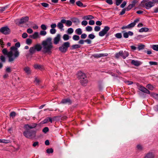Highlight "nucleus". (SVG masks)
I'll return each instance as SVG.
<instances>
[{
    "mask_svg": "<svg viewBox=\"0 0 158 158\" xmlns=\"http://www.w3.org/2000/svg\"><path fill=\"white\" fill-rule=\"evenodd\" d=\"M47 34V32L44 30L41 31L40 32V35L42 36H44Z\"/></svg>",
    "mask_w": 158,
    "mask_h": 158,
    "instance_id": "nucleus-43",
    "label": "nucleus"
},
{
    "mask_svg": "<svg viewBox=\"0 0 158 158\" xmlns=\"http://www.w3.org/2000/svg\"><path fill=\"white\" fill-rule=\"evenodd\" d=\"M27 32L29 34H31L32 33L33 31L32 30L31 28H28L27 30Z\"/></svg>",
    "mask_w": 158,
    "mask_h": 158,
    "instance_id": "nucleus-63",
    "label": "nucleus"
},
{
    "mask_svg": "<svg viewBox=\"0 0 158 158\" xmlns=\"http://www.w3.org/2000/svg\"><path fill=\"white\" fill-rule=\"evenodd\" d=\"M70 46V43L69 42H65L59 48V50L62 53H65Z\"/></svg>",
    "mask_w": 158,
    "mask_h": 158,
    "instance_id": "nucleus-5",
    "label": "nucleus"
},
{
    "mask_svg": "<svg viewBox=\"0 0 158 158\" xmlns=\"http://www.w3.org/2000/svg\"><path fill=\"white\" fill-rule=\"evenodd\" d=\"M137 86H138L139 89L142 92L148 94H150V91L142 85L138 84Z\"/></svg>",
    "mask_w": 158,
    "mask_h": 158,
    "instance_id": "nucleus-8",
    "label": "nucleus"
},
{
    "mask_svg": "<svg viewBox=\"0 0 158 158\" xmlns=\"http://www.w3.org/2000/svg\"><path fill=\"white\" fill-rule=\"evenodd\" d=\"M135 149L136 150L141 152L143 150V148L142 145L140 144H138L136 145Z\"/></svg>",
    "mask_w": 158,
    "mask_h": 158,
    "instance_id": "nucleus-17",
    "label": "nucleus"
},
{
    "mask_svg": "<svg viewBox=\"0 0 158 158\" xmlns=\"http://www.w3.org/2000/svg\"><path fill=\"white\" fill-rule=\"evenodd\" d=\"M29 19L28 16H25L22 17L20 19H18L16 20V22L17 24H21L25 23L27 22Z\"/></svg>",
    "mask_w": 158,
    "mask_h": 158,
    "instance_id": "nucleus-6",
    "label": "nucleus"
},
{
    "mask_svg": "<svg viewBox=\"0 0 158 158\" xmlns=\"http://www.w3.org/2000/svg\"><path fill=\"white\" fill-rule=\"evenodd\" d=\"M76 5L79 7L83 6V7H85L86 6L85 5H83V4L80 1H78L76 2Z\"/></svg>",
    "mask_w": 158,
    "mask_h": 158,
    "instance_id": "nucleus-25",
    "label": "nucleus"
},
{
    "mask_svg": "<svg viewBox=\"0 0 158 158\" xmlns=\"http://www.w3.org/2000/svg\"><path fill=\"white\" fill-rule=\"evenodd\" d=\"M36 49L34 46L33 47H31L29 49V52L31 54H33L36 52Z\"/></svg>",
    "mask_w": 158,
    "mask_h": 158,
    "instance_id": "nucleus-26",
    "label": "nucleus"
},
{
    "mask_svg": "<svg viewBox=\"0 0 158 158\" xmlns=\"http://www.w3.org/2000/svg\"><path fill=\"white\" fill-rule=\"evenodd\" d=\"M131 63L136 66H138L141 64V63L140 61L134 60H132Z\"/></svg>",
    "mask_w": 158,
    "mask_h": 158,
    "instance_id": "nucleus-18",
    "label": "nucleus"
},
{
    "mask_svg": "<svg viewBox=\"0 0 158 158\" xmlns=\"http://www.w3.org/2000/svg\"><path fill=\"white\" fill-rule=\"evenodd\" d=\"M73 22L75 23H80V22L78 19L75 18L73 19Z\"/></svg>",
    "mask_w": 158,
    "mask_h": 158,
    "instance_id": "nucleus-53",
    "label": "nucleus"
},
{
    "mask_svg": "<svg viewBox=\"0 0 158 158\" xmlns=\"http://www.w3.org/2000/svg\"><path fill=\"white\" fill-rule=\"evenodd\" d=\"M69 36L67 34H64L63 37V40L65 41H66L69 40Z\"/></svg>",
    "mask_w": 158,
    "mask_h": 158,
    "instance_id": "nucleus-29",
    "label": "nucleus"
},
{
    "mask_svg": "<svg viewBox=\"0 0 158 158\" xmlns=\"http://www.w3.org/2000/svg\"><path fill=\"white\" fill-rule=\"evenodd\" d=\"M144 47H145L144 45L143 44H140L138 45V49L139 50H140L142 49H143L144 48Z\"/></svg>",
    "mask_w": 158,
    "mask_h": 158,
    "instance_id": "nucleus-31",
    "label": "nucleus"
},
{
    "mask_svg": "<svg viewBox=\"0 0 158 158\" xmlns=\"http://www.w3.org/2000/svg\"><path fill=\"white\" fill-rule=\"evenodd\" d=\"M48 118H46V119H45L44 120L42 121L41 122V123L42 124L46 123L48 122Z\"/></svg>",
    "mask_w": 158,
    "mask_h": 158,
    "instance_id": "nucleus-58",
    "label": "nucleus"
},
{
    "mask_svg": "<svg viewBox=\"0 0 158 158\" xmlns=\"http://www.w3.org/2000/svg\"><path fill=\"white\" fill-rule=\"evenodd\" d=\"M61 39V35L60 34H58L53 39V43L55 44H59Z\"/></svg>",
    "mask_w": 158,
    "mask_h": 158,
    "instance_id": "nucleus-12",
    "label": "nucleus"
},
{
    "mask_svg": "<svg viewBox=\"0 0 158 158\" xmlns=\"http://www.w3.org/2000/svg\"><path fill=\"white\" fill-rule=\"evenodd\" d=\"M64 23L62 22V19L60 22L58 23L57 24V27L60 30H62L64 27L63 24Z\"/></svg>",
    "mask_w": 158,
    "mask_h": 158,
    "instance_id": "nucleus-20",
    "label": "nucleus"
},
{
    "mask_svg": "<svg viewBox=\"0 0 158 158\" xmlns=\"http://www.w3.org/2000/svg\"><path fill=\"white\" fill-rule=\"evenodd\" d=\"M88 24V22L86 20H83L81 22V24L82 25L85 26Z\"/></svg>",
    "mask_w": 158,
    "mask_h": 158,
    "instance_id": "nucleus-57",
    "label": "nucleus"
},
{
    "mask_svg": "<svg viewBox=\"0 0 158 158\" xmlns=\"http://www.w3.org/2000/svg\"><path fill=\"white\" fill-rule=\"evenodd\" d=\"M28 36L27 34L26 33H23L22 35V37L24 38H26Z\"/></svg>",
    "mask_w": 158,
    "mask_h": 158,
    "instance_id": "nucleus-59",
    "label": "nucleus"
},
{
    "mask_svg": "<svg viewBox=\"0 0 158 158\" xmlns=\"http://www.w3.org/2000/svg\"><path fill=\"white\" fill-rule=\"evenodd\" d=\"M123 36L125 38H128L129 37L128 33L127 32H124L123 34Z\"/></svg>",
    "mask_w": 158,
    "mask_h": 158,
    "instance_id": "nucleus-54",
    "label": "nucleus"
},
{
    "mask_svg": "<svg viewBox=\"0 0 158 158\" xmlns=\"http://www.w3.org/2000/svg\"><path fill=\"white\" fill-rule=\"evenodd\" d=\"M101 29V28L100 27L98 26H96L94 27V30L96 31H99Z\"/></svg>",
    "mask_w": 158,
    "mask_h": 158,
    "instance_id": "nucleus-49",
    "label": "nucleus"
},
{
    "mask_svg": "<svg viewBox=\"0 0 158 158\" xmlns=\"http://www.w3.org/2000/svg\"><path fill=\"white\" fill-rule=\"evenodd\" d=\"M120 52L121 53V56L123 59H125L129 55L128 52L126 51H124L123 52V51H120Z\"/></svg>",
    "mask_w": 158,
    "mask_h": 158,
    "instance_id": "nucleus-14",
    "label": "nucleus"
},
{
    "mask_svg": "<svg viewBox=\"0 0 158 158\" xmlns=\"http://www.w3.org/2000/svg\"><path fill=\"white\" fill-rule=\"evenodd\" d=\"M10 116L12 117H15L16 115V113L15 112L13 111L10 114Z\"/></svg>",
    "mask_w": 158,
    "mask_h": 158,
    "instance_id": "nucleus-64",
    "label": "nucleus"
},
{
    "mask_svg": "<svg viewBox=\"0 0 158 158\" xmlns=\"http://www.w3.org/2000/svg\"><path fill=\"white\" fill-rule=\"evenodd\" d=\"M88 37L91 39H93L95 37V36L92 34H91L88 35Z\"/></svg>",
    "mask_w": 158,
    "mask_h": 158,
    "instance_id": "nucleus-48",
    "label": "nucleus"
},
{
    "mask_svg": "<svg viewBox=\"0 0 158 158\" xmlns=\"http://www.w3.org/2000/svg\"><path fill=\"white\" fill-rule=\"evenodd\" d=\"M73 39L74 40L77 41L79 40L80 37L78 35H74L73 37Z\"/></svg>",
    "mask_w": 158,
    "mask_h": 158,
    "instance_id": "nucleus-33",
    "label": "nucleus"
},
{
    "mask_svg": "<svg viewBox=\"0 0 158 158\" xmlns=\"http://www.w3.org/2000/svg\"><path fill=\"white\" fill-rule=\"evenodd\" d=\"M0 59L1 61L3 62H5L6 61V58L3 55L0 56Z\"/></svg>",
    "mask_w": 158,
    "mask_h": 158,
    "instance_id": "nucleus-41",
    "label": "nucleus"
},
{
    "mask_svg": "<svg viewBox=\"0 0 158 158\" xmlns=\"http://www.w3.org/2000/svg\"><path fill=\"white\" fill-rule=\"evenodd\" d=\"M152 96L158 101V94L155 93H152L151 94Z\"/></svg>",
    "mask_w": 158,
    "mask_h": 158,
    "instance_id": "nucleus-32",
    "label": "nucleus"
},
{
    "mask_svg": "<svg viewBox=\"0 0 158 158\" xmlns=\"http://www.w3.org/2000/svg\"><path fill=\"white\" fill-rule=\"evenodd\" d=\"M42 51L44 53L50 54L52 53V50L53 48L52 42V38H48L43 41L42 43Z\"/></svg>",
    "mask_w": 158,
    "mask_h": 158,
    "instance_id": "nucleus-3",
    "label": "nucleus"
},
{
    "mask_svg": "<svg viewBox=\"0 0 158 158\" xmlns=\"http://www.w3.org/2000/svg\"><path fill=\"white\" fill-rule=\"evenodd\" d=\"M0 31L4 34H7L10 33V30L7 27H3L0 29Z\"/></svg>",
    "mask_w": 158,
    "mask_h": 158,
    "instance_id": "nucleus-10",
    "label": "nucleus"
},
{
    "mask_svg": "<svg viewBox=\"0 0 158 158\" xmlns=\"http://www.w3.org/2000/svg\"><path fill=\"white\" fill-rule=\"evenodd\" d=\"M152 48L156 51H158V45H153L152 46Z\"/></svg>",
    "mask_w": 158,
    "mask_h": 158,
    "instance_id": "nucleus-44",
    "label": "nucleus"
},
{
    "mask_svg": "<svg viewBox=\"0 0 158 158\" xmlns=\"http://www.w3.org/2000/svg\"><path fill=\"white\" fill-rule=\"evenodd\" d=\"M47 152L48 153H51L53 152V150L52 148L48 149L47 150Z\"/></svg>",
    "mask_w": 158,
    "mask_h": 158,
    "instance_id": "nucleus-45",
    "label": "nucleus"
},
{
    "mask_svg": "<svg viewBox=\"0 0 158 158\" xmlns=\"http://www.w3.org/2000/svg\"><path fill=\"white\" fill-rule=\"evenodd\" d=\"M121 53L120 52H119L115 54V57L117 58H119L120 56H121Z\"/></svg>",
    "mask_w": 158,
    "mask_h": 158,
    "instance_id": "nucleus-56",
    "label": "nucleus"
},
{
    "mask_svg": "<svg viewBox=\"0 0 158 158\" xmlns=\"http://www.w3.org/2000/svg\"><path fill=\"white\" fill-rule=\"evenodd\" d=\"M78 78L81 80V79H84L86 77V75L81 71L78 72L77 74Z\"/></svg>",
    "mask_w": 158,
    "mask_h": 158,
    "instance_id": "nucleus-11",
    "label": "nucleus"
},
{
    "mask_svg": "<svg viewBox=\"0 0 158 158\" xmlns=\"http://www.w3.org/2000/svg\"><path fill=\"white\" fill-rule=\"evenodd\" d=\"M37 125V124L34 123L25 125L24 126L25 130L23 132L24 136L28 139H31L35 137L36 131L30 130L29 129L35 128Z\"/></svg>",
    "mask_w": 158,
    "mask_h": 158,
    "instance_id": "nucleus-2",
    "label": "nucleus"
},
{
    "mask_svg": "<svg viewBox=\"0 0 158 158\" xmlns=\"http://www.w3.org/2000/svg\"><path fill=\"white\" fill-rule=\"evenodd\" d=\"M146 87L148 89H149L151 90H153V88H154V87L152 86V85H151L150 84H148L146 86Z\"/></svg>",
    "mask_w": 158,
    "mask_h": 158,
    "instance_id": "nucleus-36",
    "label": "nucleus"
},
{
    "mask_svg": "<svg viewBox=\"0 0 158 158\" xmlns=\"http://www.w3.org/2000/svg\"><path fill=\"white\" fill-rule=\"evenodd\" d=\"M62 22L65 24V25L67 27H70L72 25V22L69 20H66L65 19H62Z\"/></svg>",
    "mask_w": 158,
    "mask_h": 158,
    "instance_id": "nucleus-13",
    "label": "nucleus"
},
{
    "mask_svg": "<svg viewBox=\"0 0 158 158\" xmlns=\"http://www.w3.org/2000/svg\"><path fill=\"white\" fill-rule=\"evenodd\" d=\"M71 101L69 99L67 98L62 100L60 103L63 104H70L71 103Z\"/></svg>",
    "mask_w": 158,
    "mask_h": 158,
    "instance_id": "nucleus-16",
    "label": "nucleus"
},
{
    "mask_svg": "<svg viewBox=\"0 0 158 158\" xmlns=\"http://www.w3.org/2000/svg\"><path fill=\"white\" fill-rule=\"evenodd\" d=\"M50 33L52 34H54L56 32V30L55 29L52 28L50 30Z\"/></svg>",
    "mask_w": 158,
    "mask_h": 158,
    "instance_id": "nucleus-46",
    "label": "nucleus"
},
{
    "mask_svg": "<svg viewBox=\"0 0 158 158\" xmlns=\"http://www.w3.org/2000/svg\"><path fill=\"white\" fill-rule=\"evenodd\" d=\"M155 157L154 152L152 151H150L145 154L143 158H154Z\"/></svg>",
    "mask_w": 158,
    "mask_h": 158,
    "instance_id": "nucleus-9",
    "label": "nucleus"
},
{
    "mask_svg": "<svg viewBox=\"0 0 158 158\" xmlns=\"http://www.w3.org/2000/svg\"><path fill=\"white\" fill-rule=\"evenodd\" d=\"M76 33L79 35H80L82 33L81 29L80 28H78L76 29L75 31Z\"/></svg>",
    "mask_w": 158,
    "mask_h": 158,
    "instance_id": "nucleus-28",
    "label": "nucleus"
},
{
    "mask_svg": "<svg viewBox=\"0 0 158 158\" xmlns=\"http://www.w3.org/2000/svg\"><path fill=\"white\" fill-rule=\"evenodd\" d=\"M31 36V38L34 39L39 38L40 37L39 33L38 32H35Z\"/></svg>",
    "mask_w": 158,
    "mask_h": 158,
    "instance_id": "nucleus-23",
    "label": "nucleus"
},
{
    "mask_svg": "<svg viewBox=\"0 0 158 158\" xmlns=\"http://www.w3.org/2000/svg\"><path fill=\"white\" fill-rule=\"evenodd\" d=\"M40 82V79H39L37 77H35V80L34 81L36 85H38Z\"/></svg>",
    "mask_w": 158,
    "mask_h": 158,
    "instance_id": "nucleus-47",
    "label": "nucleus"
},
{
    "mask_svg": "<svg viewBox=\"0 0 158 158\" xmlns=\"http://www.w3.org/2000/svg\"><path fill=\"white\" fill-rule=\"evenodd\" d=\"M20 46V43L18 42L15 43V46H12L10 48V51L8 52L6 48H4L2 50V53L7 55L8 58V61L10 63H13L15 59L17 58L19 55V52L16 48H19Z\"/></svg>",
    "mask_w": 158,
    "mask_h": 158,
    "instance_id": "nucleus-1",
    "label": "nucleus"
},
{
    "mask_svg": "<svg viewBox=\"0 0 158 158\" xmlns=\"http://www.w3.org/2000/svg\"><path fill=\"white\" fill-rule=\"evenodd\" d=\"M80 81L81 85L84 86H85L88 82V81L86 79V77L84 79H81V80H80Z\"/></svg>",
    "mask_w": 158,
    "mask_h": 158,
    "instance_id": "nucleus-22",
    "label": "nucleus"
},
{
    "mask_svg": "<svg viewBox=\"0 0 158 158\" xmlns=\"http://www.w3.org/2000/svg\"><path fill=\"white\" fill-rule=\"evenodd\" d=\"M127 2L126 1H124L123 3L120 5V7L121 8H123L126 5Z\"/></svg>",
    "mask_w": 158,
    "mask_h": 158,
    "instance_id": "nucleus-62",
    "label": "nucleus"
},
{
    "mask_svg": "<svg viewBox=\"0 0 158 158\" xmlns=\"http://www.w3.org/2000/svg\"><path fill=\"white\" fill-rule=\"evenodd\" d=\"M33 67L36 69H40L41 68V66L40 65L37 64H35Z\"/></svg>",
    "mask_w": 158,
    "mask_h": 158,
    "instance_id": "nucleus-34",
    "label": "nucleus"
},
{
    "mask_svg": "<svg viewBox=\"0 0 158 158\" xmlns=\"http://www.w3.org/2000/svg\"><path fill=\"white\" fill-rule=\"evenodd\" d=\"M154 4L153 2L148 0H143L141 2L140 6L143 7H145L147 9H149L153 6Z\"/></svg>",
    "mask_w": 158,
    "mask_h": 158,
    "instance_id": "nucleus-4",
    "label": "nucleus"
},
{
    "mask_svg": "<svg viewBox=\"0 0 158 158\" xmlns=\"http://www.w3.org/2000/svg\"><path fill=\"white\" fill-rule=\"evenodd\" d=\"M86 30L87 31H91L92 30V28L91 27L89 26H87L85 27Z\"/></svg>",
    "mask_w": 158,
    "mask_h": 158,
    "instance_id": "nucleus-40",
    "label": "nucleus"
},
{
    "mask_svg": "<svg viewBox=\"0 0 158 158\" xmlns=\"http://www.w3.org/2000/svg\"><path fill=\"white\" fill-rule=\"evenodd\" d=\"M49 131V129L48 127H45L43 129V131L45 133L48 132Z\"/></svg>",
    "mask_w": 158,
    "mask_h": 158,
    "instance_id": "nucleus-51",
    "label": "nucleus"
},
{
    "mask_svg": "<svg viewBox=\"0 0 158 158\" xmlns=\"http://www.w3.org/2000/svg\"><path fill=\"white\" fill-rule=\"evenodd\" d=\"M11 69L10 67H7L6 69V73H10L11 72Z\"/></svg>",
    "mask_w": 158,
    "mask_h": 158,
    "instance_id": "nucleus-55",
    "label": "nucleus"
},
{
    "mask_svg": "<svg viewBox=\"0 0 158 158\" xmlns=\"http://www.w3.org/2000/svg\"><path fill=\"white\" fill-rule=\"evenodd\" d=\"M115 36L116 38L120 39L122 37V35L121 33H118L115 34Z\"/></svg>",
    "mask_w": 158,
    "mask_h": 158,
    "instance_id": "nucleus-38",
    "label": "nucleus"
},
{
    "mask_svg": "<svg viewBox=\"0 0 158 158\" xmlns=\"http://www.w3.org/2000/svg\"><path fill=\"white\" fill-rule=\"evenodd\" d=\"M94 18L93 16L91 15H88L83 17L82 19L85 20H90Z\"/></svg>",
    "mask_w": 158,
    "mask_h": 158,
    "instance_id": "nucleus-24",
    "label": "nucleus"
},
{
    "mask_svg": "<svg viewBox=\"0 0 158 158\" xmlns=\"http://www.w3.org/2000/svg\"><path fill=\"white\" fill-rule=\"evenodd\" d=\"M87 35L85 33L82 34L81 36V38L82 39H85Z\"/></svg>",
    "mask_w": 158,
    "mask_h": 158,
    "instance_id": "nucleus-61",
    "label": "nucleus"
},
{
    "mask_svg": "<svg viewBox=\"0 0 158 158\" xmlns=\"http://www.w3.org/2000/svg\"><path fill=\"white\" fill-rule=\"evenodd\" d=\"M81 47L80 45L79 44H75L72 45V49H74L80 48Z\"/></svg>",
    "mask_w": 158,
    "mask_h": 158,
    "instance_id": "nucleus-30",
    "label": "nucleus"
},
{
    "mask_svg": "<svg viewBox=\"0 0 158 158\" xmlns=\"http://www.w3.org/2000/svg\"><path fill=\"white\" fill-rule=\"evenodd\" d=\"M149 29L146 27H143L139 29V31L140 32H147L148 31Z\"/></svg>",
    "mask_w": 158,
    "mask_h": 158,
    "instance_id": "nucleus-27",
    "label": "nucleus"
},
{
    "mask_svg": "<svg viewBox=\"0 0 158 158\" xmlns=\"http://www.w3.org/2000/svg\"><path fill=\"white\" fill-rule=\"evenodd\" d=\"M73 32V30L72 28H69L67 30V33L69 34H71Z\"/></svg>",
    "mask_w": 158,
    "mask_h": 158,
    "instance_id": "nucleus-42",
    "label": "nucleus"
},
{
    "mask_svg": "<svg viewBox=\"0 0 158 158\" xmlns=\"http://www.w3.org/2000/svg\"><path fill=\"white\" fill-rule=\"evenodd\" d=\"M149 64L151 65H156L157 64V63L156 62L154 61H150Z\"/></svg>",
    "mask_w": 158,
    "mask_h": 158,
    "instance_id": "nucleus-60",
    "label": "nucleus"
},
{
    "mask_svg": "<svg viewBox=\"0 0 158 158\" xmlns=\"http://www.w3.org/2000/svg\"><path fill=\"white\" fill-rule=\"evenodd\" d=\"M105 56L104 54H96L94 55V56L97 58H99Z\"/></svg>",
    "mask_w": 158,
    "mask_h": 158,
    "instance_id": "nucleus-37",
    "label": "nucleus"
},
{
    "mask_svg": "<svg viewBox=\"0 0 158 158\" xmlns=\"http://www.w3.org/2000/svg\"><path fill=\"white\" fill-rule=\"evenodd\" d=\"M41 28L42 30H46L47 28L46 26V25L44 24L41 25Z\"/></svg>",
    "mask_w": 158,
    "mask_h": 158,
    "instance_id": "nucleus-52",
    "label": "nucleus"
},
{
    "mask_svg": "<svg viewBox=\"0 0 158 158\" xmlns=\"http://www.w3.org/2000/svg\"><path fill=\"white\" fill-rule=\"evenodd\" d=\"M23 70L27 74H29L31 73V71L30 68L28 67H24L23 69Z\"/></svg>",
    "mask_w": 158,
    "mask_h": 158,
    "instance_id": "nucleus-21",
    "label": "nucleus"
},
{
    "mask_svg": "<svg viewBox=\"0 0 158 158\" xmlns=\"http://www.w3.org/2000/svg\"><path fill=\"white\" fill-rule=\"evenodd\" d=\"M136 3V1H133L132 2L131 4H129L128 6L126 8L127 11H128L131 10L132 7H133L135 5Z\"/></svg>",
    "mask_w": 158,
    "mask_h": 158,
    "instance_id": "nucleus-15",
    "label": "nucleus"
},
{
    "mask_svg": "<svg viewBox=\"0 0 158 158\" xmlns=\"http://www.w3.org/2000/svg\"><path fill=\"white\" fill-rule=\"evenodd\" d=\"M135 25V23L132 22L127 25V26L128 29H130L134 27Z\"/></svg>",
    "mask_w": 158,
    "mask_h": 158,
    "instance_id": "nucleus-35",
    "label": "nucleus"
},
{
    "mask_svg": "<svg viewBox=\"0 0 158 158\" xmlns=\"http://www.w3.org/2000/svg\"><path fill=\"white\" fill-rule=\"evenodd\" d=\"M123 0H116V4L117 6L119 5Z\"/></svg>",
    "mask_w": 158,
    "mask_h": 158,
    "instance_id": "nucleus-50",
    "label": "nucleus"
},
{
    "mask_svg": "<svg viewBox=\"0 0 158 158\" xmlns=\"http://www.w3.org/2000/svg\"><path fill=\"white\" fill-rule=\"evenodd\" d=\"M32 42V40L30 39H27L26 41V43L29 45H30Z\"/></svg>",
    "mask_w": 158,
    "mask_h": 158,
    "instance_id": "nucleus-39",
    "label": "nucleus"
},
{
    "mask_svg": "<svg viewBox=\"0 0 158 158\" xmlns=\"http://www.w3.org/2000/svg\"><path fill=\"white\" fill-rule=\"evenodd\" d=\"M110 29V27L108 26L105 27L104 29H103L102 31L99 32V35L101 37L104 36L106 34L107 31H109Z\"/></svg>",
    "mask_w": 158,
    "mask_h": 158,
    "instance_id": "nucleus-7",
    "label": "nucleus"
},
{
    "mask_svg": "<svg viewBox=\"0 0 158 158\" xmlns=\"http://www.w3.org/2000/svg\"><path fill=\"white\" fill-rule=\"evenodd\" d=\"M34 46L37 51H40L42 49V46L40 44H37Z\"/></svg>",
    "mask_w": 158,
    "mask_h": 158,
    "instance_id": "nucleus-19",
    "label": "nucleus"
}]
</instances>
